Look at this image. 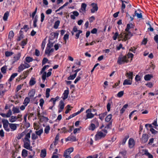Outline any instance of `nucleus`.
<instances>
[{
    "instance_id": "f257e3e1",
    "label": "nucleus",
    "mask_w": 158,
    "mask_h": 158,
    "mask_svg": "<svg viewBox=\"0 0 158 158\" xmlns=\"http://www.w3.org/2000/svg\"><path fill=\"white\" fill-rule=\"evenodd\" d=\"M133 36V35L131 32H122L119 36V37L123 39V40L126 41L128 39H130Z\"/></svg>"
},
{
    "instance_id": "f03ea898",
    "label": "nucleus",
    "mask_w": 158,
    "mask_h": 158,
    "mask_svg": "<svg viewBox=\"0 0 158 158\" xmlns=\"http://www.w3.org/2000/svg\"><path fill=\"white\" fill-rule=\"evenodd\" d=\"M128 60L126 56H119L118 58L117 63L119 64H124L125 63H127Z\"/></svg>"
},
{
    "instance_id": "7ed1b4c3",
    "label": "nucleus",
    "mask_w": 158,
    "mask_h": 158,
    "mask_svg": "<svg viewBox=\"0 0 158 158\" xmlns=\"http://www.w3.org/2000/svg\"><path fill=\"white\" fill-rule=\"evenodd\" d=\"M2 122L3 124V127L4 129L8 132L10 131V129L8 128V124L9 123L7 119H2Z\"/></svg>"
},
{
    "instance_id": "20e7f679",
    "label": "nucleus",
    "mask_w": 158,
    "mask_h": 158,
    "mask_svg": "<svg viewBox=\"0 0 158 158\" xmlns=\"http://www.w3.org/2000/svg\"><path fill=\"white\" fill-rule=\"evenodd\" d=\"M129 147L130 148H132L134 147L135 144V142L134 139L132 138L129 139L128 141Z\"/></svg>"
},
{
    "instance_id": "39448f33",
    "label": "nucleus",
    "mask_w": 158,
    "mask_h": 158,
    "mask_svg": "<svg viewBox=\"0 0 158 158\" xmlns=\"http://www.w3.org/2000/svg\"><path fill=\"white\" fill-rule=\"evenodd\" d=\"M148 135L147 134H143L141 139V140L142 143H145L148 141Z\"/></svg>"
},
{
    "instance_id": "423d86ee",
    "label": "nucleus",
    "mask_w": 158,
    "mask_h": 158,
    "mask_svg": "<svg viewBox=\"0 0 158 158\" xmlns=\"http://www.w3.org/2000/svg\"><path fill=\"white\" fill-rule=\"evenodd\" d=\"M106 134H104L103 132L101 131L98 132L95 135L96 140H98L99 139L101 138L102 137H104Z\"/></svg>"
},
{
    "instance_id": "0eeeda50",
    "label": "nucleus",
    "mask_w": 158,
    "mask_h": 158,
    "mask_svg": "<svg viewBox=\"0 0 158 158\" xmlns=\"http://www.w3.org/2000/svg\"><path fill=\"white\" fill-rule=\"evenodd\" d=\"M12 114V111L11 109H10L8 111L7 113L6 114L4 113H1L0 115L4 118H9L10 117Z\"/></svg>"
},
{
    "instance_id": "6e6552de",
    "label": "nucleus",
    "mask_w": 158,
    "mask_h": 158,
    "mask_svg": "<svg viewBox=\"0 0 158 158\" xmlns=\"http://www.w3.org/2000/svg\"><path fill=\"white\" fill-rule=\"evenodd\" d=\"M91 6H93V8L91 10V11L92 13H94L98 10V7L96 3H93L91 4Z\"/></svg>"
},
{
    "instance_id": "1a4fd4ad",
    "label": "nucleus",
    "mask_w": 158,
    "mask_h": 158,
    "mask_svg": "<svg viewBox=\"0 0 158 158\" xmlns=\"http://www.w3.org/2000/svg\"><path fill=\"white\" fill-rule=\"evenodd\" d=\"M133 75V72L129 71L126 73L125 75L127 77L128 79L131 80L132 81Z\"/></svg>"
},
{
    "instance_id": "9d476101",
    "label": "nucleus",
    "mask_w": 158,
    "mask_h": 158,
    "mask_svg": "<svg viewBox=\"0 0 158 158\" xmlns=\"http://www.w3.org/2000/svg\"><path fill=\"white\" fill-rule=\"evenodd\" d=\"M138 10L140 12V13H137V11L136 10H135V11L134 14L133 15V17H135V16H136L138 18L141 19L142 18V13L140 12H141V10H140L138 9Z\"/></svg>"
},
{
    "instance_id": "9b49d317",
    "label": "nucleus",
    "mask_w": 158,
    "mask_h": 158,
    "mask_svg": "<svg viewBox=\"0 0 158 158\" xmlns=\"http://www.w3.org/2000/svg\"><path fill=\"white\" fill-rule=\"evenodd\" d=\"M122 6L121 7V9L122 11H124V10L125 8L126 5L124 3L128 4L129 3V1L128 0H126L124 1H122Z\"/></svg>"
},
{
    "instance_id": "f8f14e48",
    "label": "nucleus",
    "mask_w": 158,
    "mask_h": 158,
    "mask_svg": "<svg viewBox=\"0 0 158 158\" xmlns=\"http://www.w3.org/2000/svg\"><path fill=\"white\" fill-rule=\"evenodd\" d=\"M73 14V15H70V17L71 19H76L75 16L77 17L79 15V13L76 11H73L71 12Z\"/></svg>"
},
{
    "instance_id": "ddd939ff",
    "label": "nucleus",
    "mask_w": 158,
    "mask_h": 158,
    "mask_svg": "<svg viewBox=\"0 0 158 158\" xmlns=\"http://www.w3.org/2000/svg\"><path fill=\"white\" fill-rule=\"evenodd\" d=\"M67 89L65 90L64 91L63 93L64 97L63 98V100H64L67 99L68 97V96L69 94V88H67Z\"/></svg>"
},
{
    "instance_id": "4468645a",
    "label": "nucleus",
    "mask_w": 158,
    "mask_h": 158,
    "mask_svg": "<svg viewBox=\"0 0 158 158\" xmlns=\"http://www.w3.org/2000/svg\"><path fill=\"white\" fill-rule=\"evenodd\" d=\"M132 83V81L131 80L126 79L123 81V85H131Z\"/></svg>"
},
{
    "instance_id": "2eb2a0df",
    "label": "nucleus",
    "mask_w": 158,
    "mask_h": 158,
    "mask_svg": "<svg viewBox=\"0 0 158 158\" xmlns=\"http://www.w3.org/2000/svg\"><path fill=\"white\" fill-rule=\"evenodd\" d=\"M53 40V39H51V38L49 37L48 40V43L47 45V47L48 48H51V47L53 46V44L54 43V42H52L51 41V40Z\"/></svg>"
},
{
    "instance_id": "dca6fc26",
    "label": "nucleus",
    "mask_w": 158,
    "mask_h": 158,
    "mask_svg": "<svg viewBox=\"0 0 158 158\" xmlns=\"http://www.w3.org/2000/svg\"><path fill=\"white\" fill-rule=\"evenodd\" d=\"M12 110L13 112V114H14L19 113L20 112L19 107L18 106L15 107L14 106L12 109Z\"/></svg>"
},
{
    "instance_id": "f3484780",
    "label": "nucleus",
    "mask_w": 158,
    "mask_h": 158,
    "mask_svg": "<svg viewBox=\"0 0 158 158\" xmlns=\"http://www.w3.org/2000/svg\"><path fill=\"white\" fill-rule=\"evenodd\" d=\"M33 19V26L34 27H37V22L38 21V16L37 15H36L34 18Z\"/></svg>"
},
{
    "instance_id": "a211bd4d",
    "label": "nucleus",
    "mask_w": 158,
    "mask_h": 158,
    "mask_svg": "<svg viewBox=\"0 0 158 158\" xmlns=\"http://www.w3.org/2000/svg\"><path fill=\"white\" fill-rule=\"evenodd\" d=\"M27 142H24L23 147L26 149L29 148V147L30 146V141H26Z\"/></svg>"
},
{
    "instance_id": "6ab92c4d",
    "label": "nucleus",
    "mask_w": 158,
    "mask_h": 158,
    "mask_svg": "<svg viewBox=\"0 0 158 158\" xmlns=\"http://www.w3.org/2000/svg\"><path fill=\"white\" fill-rule=\"evenodd\" d=\"M35 93V89H32L28 93V95L30 98L33 97Z\"/></svg>"
},
{
    "instance_id": "aec40b11",
    "label": "nucleus",
    "mask_w": 158,
    "mask_h": 158,
    "mask_svg": "<svg viewBox=\"0 0 158 158\" xmlns=\"http://www.w3.org/2000/svg\"><path fill=\"white\" fill-rule=\"evenodd\" d=\"M153 76L152 74H146L144 77V80L145 81H149L153 77Z\"/></svg>"
},
{
    "instance_id": "412c9836",
    "label": "nucleus",
    "mask_w": 158,
    "mask_h": 158,
    "mask_svg": "<svg viewBox=\"0 0 158 158\" xmlns=\"http://www.w3.org/2000/svg\"><path fill=\"white\" fill-rule=\"evenodd\" d=\"M21 54L20 53H18L16 56L14 57V61L13 62L12 64H14L15 62L19 60L21 57Z\"/></svg>"
},
{
    "instance_id": "4be33fe9",
    "label": "nucleus",
    "mask_w": 158,
    "mask_h": 158,
    "mask_svg": "<svg viewBox=\"0 0 158 158\" xmlns=\"http://www.w3.org/2000/svg\"><path fill=\"white\" fill-rule=\"evenodd\" d=\"M27 151L25 149L23 150L22 152V156L23 158H25L28 155Z\"/></svg>"
},
{
    "instance_id": "5701e85b",
    "label": "nucleus",
    "mask_w": 158,
    "mask_h": 158,
    "mask_svg": "<svg viewBox=\"0 0 158 158\" xmlns=\"http://www.w3.org/2000/svg\"><path fill=\"white\" fill-rule=\"evenodd\" d=\"M46 149H43L41 151L40 156L41 157L44 158L45 157L46 155Z\"/></svg>"
},
{
    "instance_id": "b1692460",
    "label": "nucleus",
    "mask_w": 158,
    "mask_h": 158,
    "mask_svg": "<svg viewBox=\"0 0 158 158\" xmlns=\"http://www.w3.org/2000/svg\"><path fill=\"white\" fill-rule=\"evenodd\" d=\"M129 138V136L128 135L125 136V137L123 139L122 142L120 143L123 145H124L127 140Z\"/></svg>"
},
{
    "instance_id": "393cba45",
    "label": "nucleus",
    "mask_w": 158,
    "mask_h": 158,
    "mask_svg": "<svg viewBox=\"0 0 158 158\" xmlns=\"http://www.w3.org/2000/svg\"><path fill=\"white\" fill-rule=\"evenodd\" d=\"M9 16V12L8 11H6L4 14L3 17V20L5 21H6Z\"/></svg>"
},
{
    "instance_id": "a878e982",
    "label": "nucleus",
    "mask_w": 158,
    "mask_h": 158,
    "mask_svg": "<svg viewBox=\"0 0 158 158\" xmlns=\"http://www.w3.org/2000/svg\"><path fill=\"white\" fill-rule=\"evenodd\" d=\"M17 75L18 73H15L12 74L8 80L9 82L13 80L15 77L17 76Z\"/></svg>"
},
{
    "instance_id": "bb28decb",
    "label": "nucleus",
    "mask_w": 158,
    "mask_h": 158,
    "mask_svg": "<svg viewBox=\"0 0 158 158\" xmlns=\"http://www.w3.org/2000/svg\"><path fill=\"white\" fill-rule=\"evenodd\" d=\"M36 83L35 79V78L31 77L29 81V84L31 86H32L34 85Z\"/></svg>"
},
{
    "instance_id": "cd10ccee",
    "label": "nucleus",
    "mask_w": 158,
    "mask_h": 158,
    "mask_svg": "<svg viewBox=\"0 0 158 158\" xmlns=\"http://www.w3.org/2000/svg\"><path fill=\"white\" fill-rule=\"evenodd\" d=\"M17 119L18 118L16 116H12L9 120L10 122L13 123L16 121Z\"/></svg>"
},
{
    "instance_id": "c85d7f7f",
    "label": "nucleus",
    "mask_w": 158,
    "mask_h": 158,
    "mask_svg": "<svg viewBox=\"0 0 158 158\" xmlns=\"http://www.w3.org/2000/svg\"><path fill=\"white\" fill-rule=\"evenodd\" d=\"M144 154L145 155L148 156V158H153V156L150 154L147 150L145 151Z\"/></svg>"
},
{
    "instance_id": "c756f323",
    "label": "nucleus",
    "mask_w": 158,
    "mask_h": 158,
    "mask_svg": "<svg viewBox=\"0 0 158 158\" xmlns=\"http://www.w3.org/2000/svg\"><path fill=\"white\" fill-rule=\"evenodd\" d=\"M14 35V34L13 31H11L9 32L8 38L11 40L13 37Z\"/></svg>"
},
{
    "instance_id": "7c9ffc66",
    "label": "nucleus",
    "mask_w": 158,
    "mask_h": 158,
    "mask_svg": "<svg viewBox=\"0 0 158 158\" xmlns=\"http://www.w3.org/2000/svg\"><path fill=\"white\" fill-rule=\"evenodd\" d=\"M7 69V66L6 65H4L1 68V72L3 74L6 73V69Z\"/></svg>"
},
{
    "instance_id": "2f4dec72",
    "label": "nucleus",
    "mask_w": 158,
    "mask_h": 158,
    "mask_svg": "<svg viewBox=\"0 0 158 158\" xmlns=\"http://www.w3.org/2000/svg\"><path fill=\"white\" fill-rule=\"evenodd\" d=\"M107 112H105L102 114H100L99 115L100 119L102 120H103L104 119V117L107 115Z\"/></svg>"
},
{
    "instance_id": "473e14b6",
    "label": "nucleus",
    "mask_w": 158,
    "mask_h": 158,
    "mask_svg": "<svg viewBox=\"0 0 158 158\" xmlns=\"http://www.w3.org/2000/svg\"><path fill=\"white\" fill-rule=\"evenodd\" d=\"M30 98L28 97H26L25 99L23 104H24L25 106H27L30 102Z\"/></svg>"
},
{
    "instance_id": "72a5a7b5",
    "label": "nucleus",
    "mask_w": 158,
    "mask_h": 158,
    "mask_svg": "<svg viewBox=\"0 0 158 158\" xmlns=\"http://www.w3.org/2000/svg\"><path fill=\"white\" fill-rule=\"evenodd\" d=\"M27 43V38L26 39H24L22 41L20 45L21 46H23L22 47L23 48H24L23 46L25 45Z\"/></svg>"
},
{
    "instance_id": "f704fd0d",
    "label": "nucleus",
    "mask_w": 158,
    "mask_h": 158,
    "mask_svg": "<svg viewBox=\"0 0 158 158\" xmlns=\"http://www.w3.org/2000/svg\"><path fill=\"white\" fill-rule=\"evenodd\" d=\"M60 22L59 20H57L56 21L53 26L54 28L56 29H57L60 25Z\"/></svg>"
},
{
    "instance_id": "c9c22d12",
    "label": "nucleus",
    "mask_w": 158,
    "mask_h": 158,
    "mask_svg": "<svg viewBox=\"0 0 158 158\" xmlns=\"http://www.w3.org/2000/svg\"><path fill=\"white\" fill-rule=\"evenodd\" d=\"M9 126L10 128L13 130H15L16 129L17 127L15 124L13 123H9Z\"/></svg>"
},
{
    "instance_id": "e433bc0d",
    "label": "nucleus",
    "mask_w": 158,
    "mask_h": 158,
    "mask_svg": "<svg viewBox=\"0 0 158 158\" xmlns=\"http://www.w3.org/2000/svg\"><path fill=\"white\" fill-rule=\"evenodd\" d=\"M24 69V64H21L18 67V71L19 72H20L21 71H23Z\"/></svg>"
},
{
    "instance_id": "4c0bfd02",
    "label": "nucleus",
    "mask_w": 158,
    "mask_h": 158,
    "mask_svg": "<svg viewBox=\"0 0 158 158\" xmlns=\"http://www.w3.org/2000/svg\"><path fill=\"white\" fill-rule=\"evenodd\" d=\"M59 106L60 107L59 108H60L61 109H64V105L63 101H62V100L60 101Z\"/></svg>"
},
{
    "instance_id": "58836bf2",
    "label": "nucleus",
    "mask_w": 158,
    "mask_h": 158,
    "mask_svg": "<svg viewBox=\"0 0 158 158\" xmlns=\"http://www.w3.org/2000/svg\"><path fill=\"white\" fill-rule=\"evenodd\" d=\"M87 6V5L85 3H82L81 5V10L82 11H85V9Z\"/></svg>"
},
{
    "instance_id": "ea45409f",
    "label": "nucleus",
    "mask_w": 158,
    "mask_h": 158,
    "mask_svg": "<svg viewBox=\"0 0 158 158\" xmlns=\"http://www.w3.org/2000/svg\"><path fill=\"white\" fill-rule=\"evenodd\" d=\"M51 35L52 36H53V37L52 38H51V39H54L55 38H56V39L57 38L58 35H59V33L58 32H52Z\"/></svg>"
},
{
    "instance_id": "a19ab883",
    "label": "nucleus",
    "mask_w": 158,
    "mask_h": 158,
    "mask_svg": "<svg viewBox=\"0 0 158 158\" xmlns=\"http://www.w3.org/2000/svg\"><path fill=\"white\" fill-rule=\"evenodd\" d=\"M25 60L27 62L30 63L33 60V59L30 57L27 56L25 58Z\"/></svg>"
},
{
    "instance_id": "79ce46f5",
    "label": "nucleus",
    "mask_w": 158,
    "mask_h": 158,
    "mask_svg": "<svg viewBox=\"0 0 158 158\" xmlns=\"http://www.w3.org/2000/svg\"><path fill=\"white\" fill-rule=\"evenodd\" d=\"M94 117V114L92 113H88L86 114V119L88 118H93Z\"/></svg>"
},
{
    "instance_id": "37998d69",
    "label": "nucleus",
    "mask_w": 158,
    "mask_h": 158,
    "mask_svg": "<svg viewBox=\"0 0 158 158\" xmlns=\"http://www.w3.org/2000/svg\"><path fill=\"white\" fill-rule=\"evenodd\" d=\"M13 53L12 52H9L8 51H6L5 52V56L6 57H9L11 56Z\"/></svg>"
},
{
    "instance_id": "c03bdc74",
    "label": "nucleus",
    "mask_w": 158,
    "mask_h": 158,
    "mask_svg": "<svg viewBox=\"0 0 158 158\" xmlns=\"http://www.w3.org/2000/svg\"><path fill=\"white\" fill-rule=\"evenodd\" d=\"M39 119H40V120L41 122L45 120L48 121L49 120V119L47 117H44V116H42Z\"/></svg>"
},
{
    "instance_id": "a18cd8bd",
    "label": "nucleus",
    "mask_w": 158,
    "mask_h": 158,
    "mask_svg": "<svg viewBox=\"0 0 158 158\" xmlns=\"http://www.w3.org/2000/svg\"><path fill=\"white\" fill-rule=\"evenodd\" d=\"M50 129V127L48 125L45 127L44 129V132L45 133L47 134L49 132Z\"/></svg>"
},
{
    "instance_id": "49530a36",
    "label": "nucleus",
    "mask_w": 158,
    "mask_h": 158,
    "mask_svg": "<svg viewBox=\"0 0 158 158\" xmlns=\"http://www.w3.org/2000/svg\"><path fill=\"white\" fill-rule=\"evenodd\" d=\"M76 74H74L73 75H70L69 77H68L67 79L68 80H73L76 77Z\"/></svg>"
},
{
    "instance_id": "de8ad7c7",
    "label": "nucleus",
    "mask_w": 158,
    "mask_h": 158,
    "mask_svg": "<svg viewBox=\"0 0 158 158\" xmlns=\"http://www.w3.org/2000/svg\"><path fill=\"white\" fill-rule=\"evenodd\" d=\"M50 91V89L49 88L47 89L46 91V97L47 98H48L49 97Z\"/></svg>"
},
{
    "instance_id": "09e8293b",
    "label": "nucleus",
    "mask_w": 158,
    "mask_h": 158,
    "mask_svg": "<svg viewBox=\"0 0 158 158\" xmlns=\"http://www.w3.org/2000/svg\"><path fill=\"white\" fill-rule=\"evenodd\" d=\"M127 152L125 150H123L120 152V153L123 156L124 158H125L127 154Z\"/></svg>"
},
{
    "instance_id": "8fccbe9b",
    "label": "nucleus",
    "mask_w": 158,
    "mask_h": 158,
    "mask_svg": "<svg viewBox=\"0 0 158 158\" xmlns=\"http://www.w3.org/2000/svg\"><path fill=\"white\" fill-rule=\"evenodd\" d=\"M43 131L42 129H40L38 131H36L35 133L36 135L40 136L43 133Z\"/></svg>"
},
{
    "instance_id": "3c124183",
    "label": "nucleus",
    "mask_w": 158,
    "mask_h": 158,
    "mask_svg": "<svg viewBox=\"0 0 158 158\" xmlns=\"http://www.w3.org/2000/svg\"><path fill=\"white\" fill-rule=\"evenodd\" d=\"M30 138V133H27L25 136L24 139L26 141H30L29 138Z\"/></svg>"
},
{
    "instance_id": "603ef678",
    "label": "nucleus",
    "mask_w": 158,
    "mask_h": 158,
    "mask_svg": "<svg viewBox=\"0 0 158 158\" xmlns=\"http://www.w3.org/2000/svg\"><path fill=\"white\" fill-rule=\"evenodd\" d=\"M124 94V91H121L119 92L117 94V96L118 97H122Z\"/></svg>"
},
{
    "instance_id": "864d4df0",
    "label": "nucleus",
    "mask_w": 158,
    "mask_h": 158,
    "mask_svg": "<svg viewBox=\"0 0 158 158\" xmlns=\"http://www.w3.org/2000/svg\"><path fill=\"white\" fill-rule=\"evenodd\" d=\"M26 132L25 131L23 132L20 134L17 137V138L18 139H19L21 138L23 136V135L25 134Z\"/></svg>"
},
{
    "instance_id": "5fc2aeb1",
    "label": "nucleus",
    "mask_w": 158,
    "mask_h": 158,
    "mask_svg": "<svg viewBox=\"0 0 158 158\" xmlns=\"http://www.w3.org/2000/svg\"><path fill=\"white\" fill-rule=\"evenodd\" d=\"M19 36L18 37V38L17 39V41H19L24 37V35L23 34H19Z\"/></svg>"
},
{
    "instance_id": "6e6d98bb",
    "label": "nucleus",
    "mask_w": 158,
    "mask_h": 158,
    "mask_svg": "<svg viewBox=\"0 0 158 158\" xmlns=\"http://www.w3.org/2000/svg\"><path fill=\"white\" fill-rule=\"evenodd\" d=\"M135 81L137 82L140 81L141 80V77L138 75H137L135 77Z\"/></svg>"
},
{
    "instance_id": "4d7b16f0",
    "label": "nucleus",
    "mask_w": 158,
    "mask_h": 158,
    "mask_svg": "<svg viewBox=\"0 0 158 158\" xmlns=\"http://www.w3.org/2000/svg\"><path fill=\"white\" fill-rule=\"evenodd\" d=\"M106 129H109V123L107 124L105 126V129H104L102 130L105 133V134H106V133H107V130Z\"/></svg>"
},
{
    "instance_id": "13d9d810",
    "label": "nucleus",
    "mask_w": 158,
    "mask_h": 158,
    "mask_svg": "<svg viewBox=\"0 0 158 158\" xmlns=\"http://www.w3.org/2000/svg\"><path fill=\"white\" fill-rule=\"evenodd\" d=\"M42 73V78L43 80L45 81L46 79L47 73L46 72H44Z\"/></svg>"
},
{
    "instance_id": "bf43d9fd",
    "label": "nucleus",
    "mask_w": 158,
    "mask_h": 158,
    "mask_svg": "<svg viewBox=\"0 0 158 158\" xmlns=\"http://www.w3.org/2000/svg\"><path fill=\"white\" fill-rule=\"evenodd\" d=\"M48 60V59L45 57L43 58L42 61V65H43L45 64Z\"/></svg>"
},
{
    "instance_id": "052dcab7",
    "label": "nucleus",
    "mask_w": 158,
    "mask_h": 158,
    "mask_svg": "<svg viewBox=\"0 0 158 158\" xmlns=\"http://www.w3.org/2000/svg\"><path fill=\"white\" fill-rule=\"evenodd\" d=\"M82 31L80 30H79L78 32L77 33L76 35L75 39H78L79 37L80 34L81 33H82Z\"/></svg>"
},
{
    "instance_id": "680f3d73",
    "label": "nucleus",
    "mask_w": 158,
    "mask_h": 158,
    "mask_svg": "<svg viewBox=\"0 0 158 158\" xmlns=\"http://www.w3.org/2000/svg\"><path fill=\"white\" fill-rule=\"evenodd\" d=\"M50 48H48L47 47L45 51V54H48V56H50V52H49V49Z\"/></svg>"
},
{
    "instance_id": "e2e57ef3",
    "label": "nucleus",
    "mask_w": 158,
    "mask_h": 158,
    "mask_svg": "<svg viewBox=\"0 0 158 158\" xmlns=\"http://www.w3.org/2000/svg\"><path fill=\"white\" fill-rule=\"evenodd\" d=\"M40 107H42L43 106V105L44 102V99L43 98L40 99Z\"/></svg>"
},
{
    "instance_id": "0e129e2a",
    "label": "nucleus",
    "mask_w": 158,
    "mask_h": 158,
    "mask_svg": "<svg viewBox=\"0 0 158 158\" xmlns=\"http://www.w3.org/2000/svg\"><path fill=\"white\" fill-rule=\"evenodd\" d=\"M66 151L67 152L68 154H70L73 151V148H69L66 150Z\"/></svg>"
},
{
    "instance_id": "69168bd1",
    "label": "nucleus",
    "mask_w": 158,
    "mask_h": 158,
    "mask_svg": "<svg viewBox=\"0 0 158 158\" xmlns=\"http://www.w3.org/2000/svg\"><path fill=\"white\" fill-rule=\"evenodd\" d=\"M41 19L40 21L41 22H43L45 18V16L44 13H41L40 15Z\"/></svg>"
},
{
    "instance_id": "338daca9",
    "label": "nucleus",
    "mask_w": 158,
    "mask_h": 158,
    "mask_svg": "<svg viewBox=\"0 0 158 158\" xmlns=\"http://www.w3.org/2000/svg\"><path fill=\"white\" fill-rule=\"evenodd\" d=\"M38 138L37 136L34 133H33L31 135V138L32 139H35Z\"/></svg>"
},
{
    "instance_id": "774afa93",
    "label": "nucleus",
    "mask_w": 158,
    "mask_h": 158,
    "mask_svg": "<svg viewBox=\"0 0 158 158\" xmlns=\"http://www.w3.org/2000/svg\"><path fill=\"white\" fill-rule=\"evenodd\" d=\"M154 40L156 43H158V35H156L154 37Z\"/></svg>"
}]
</instances>
